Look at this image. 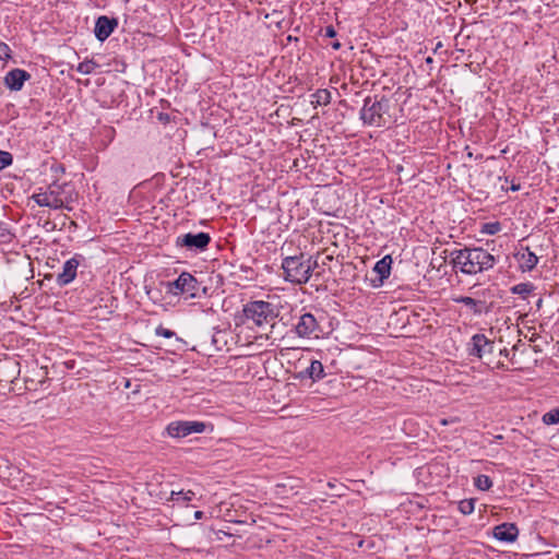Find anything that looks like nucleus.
<instances>
[{
	"instance_id": "nucleus-1",
	"label": "nucleus",
	"mask_w": 559,
	"mask_h": 559,
	"mask_svg": "<svg viewBox=\"0 0 559 559\" xmlns=\"http://www.w3.org/2000/svg\"><path fill=\"white\" fill-rule=\"evenodd\" d=\"M496 258L480 247H465L451 252V263L454 269L466 275H476L492 269Z\"/></svg>"
},
{
	"instance_id": "nucleus-2",
	"label": "nucleus",
	"mask_w": 559,
	"mask_h": 559,
	"mask_svg": "<svg viewBox=\"0 0 559 559\" xmlns=\"http://www.w3.org/2000/svg\"><path fill=\"white\" fill-rule=\"evenodd\" d=\"M243 316L247 323L265 330L270 328V333H265L267 338H272L271 333L275 329V320L278 316L274 305L263 300L248 302L243 308Z\"/></svg>"
},
{
	"instance_id": "nucleus-3",
	"label": "nucleus",
	"mask_w": 559,
	"mask_h": 559,
	"mask_svg": "<svg viewBox=\"0 0 559 559\" xmlns=\"http://www.w3.org/2000/svg\"><path fill=\"white\" fill-rule=\"evenodd\" d=\"M316 265L317 261H312L311 258L306 259L304 254H300L285 258L282 269L286 281L295 284H305L311 277Z\"/></svg>"
},
{
	"instance_id": "nucleus-4",
	"label": "nucleus",
	"mask_w": 559,
	"mask_h": 559,
	"mask_svg": "<svg viewBox=\"0 0 559 559\" xmlns=\"http://www.w3.org/2000/svg\"><path fill=\"white\" fill-rule=\"evenodd\" d=\"M323 319V314L319 311L317 314L312 312H304L297 318V321L293 326V331L300 338H320L323 334L321 324Z\"/></svg>"
},
{
	"instance_id": "nucleus-5",
	"label": "nucleus",
	"mask_w": 559,
	"mask_h": 559,
	"mask_svg": "<svg viewBox=\"0 0 559 559\" xmlns=\"http://www.w3.org/2000/svg\"><path fill=\"white\" fill-rule=\"evenodd\" d=\"M388 108L389 102L386 99L381 98L377 100L376 98L367 97L360 110V118L365 124L382 127L386 123L384 115Z\"/></svg>"
},
{
	"instance_id": "nucleus-6",
	"label": "nucleus",
	"mask_w": 559,
	"mask_h": 559,
	"mask_svg": "<svg viewBox=\"0 0 559 559\" xmlns=\"http://www.w3.org/2000/svg\"><path fill=\"white\" fill-rule=\"evenodd\" d=\"M199 288L198 280L190 273L183 272L174 282L167 283V293L171 295L189 294L195 297Z\"/></svg>"
},
{
	"instance_id": "nucleus-7",
	"label": "nucleus",
	"mask_w": 559,
	"mask_h": 559,
	"mask_svg": "<svg viewBox=\"0 0 559 559\" xmlns=\"http://www.w3.org/2000/svg\"><path fill=\"white\" fill-rule=\"evenodd\" d=\"M205 428L203 421H173L167 426V432L173 438H185L191 433H202Z\"/></svg>"
},
{
	"instance_id": "nucleus-8",
	"label": "nucleus",
	"mask_w": 559,
	"mask_h": 559,
	"mask_svg": "<svg viewBox=\"0 0 559 559\" xmlns=\"http://www.w3.org/2000/svg\"><path fill=\"white\" fill-rule=\"evenodd\" d=\"M211 241V237L207 233H198L179 236L176 240V245L179 247H187L191 250H204Z\"/></svg>"
},
{
	"instance_id": "nucleus-9",
	"label": "nucleus",
	"mask_w": 559,
	"mask_h": 559,
	"mask_svg": "<svg viewBox=\"0 0 559 559\" xmlns=\"http://www.w3.org/2000/svg\"><path fill=\"white\" fill-rule=\"evenodd\" d=\"M31 79V74L22 69H13L4 76V85L11 91L22 90L25 81Z\"/></svg>"
},
{
	"instance_id": "nucleus-10",
	"label": "nucleus",
	"mask_w": 559,
	"mask_h": 559,
	"mask_svg": "<svg viewBox=\"0 0 559 559\" xmlns=\"http://www.w3.org/2000/svg\"><path fill=\"white\" fill-rule=\"evenodd\" d=\"M80 265V260L78 255L69 259L64 262L62 266V272L57 276V283L60 286H66L70 284L76 276V270Z\"/></svg>"
},
{
	"instance_id": "nucleus-11",
	"label": "nucleus",
	"mask_w": 559,
	"mask_h": 559,
	"mask_svg": "<svg viewBox=\"0 0 559 559\" xmlns=\"http://www.w3.org/2000/svg\"><path fill=\"white\" fill-rule=\"evenodd\" d=\"M492 534L500 542L513 543L519 536V528L514 523H502L493 527Z\"/></svg>"
},
{
	"instance_id": "nucleus-12",
	"label": "nucleus",
	"mask_w": 559,
	"mask_h": 559,
	"mask_svg": "<svg viewBox=\"0 0 559 559\" xmlns=\"http://www.w3.org/2000/svg\"><path fill=\"white\" fill-rule=\"evenodd\" d=\"M117 25L118 23L115 19H109L105 15L99 16L96 20L94 28L96 38L100 41L106 40L111 35Z\"/></svg>"
},
{
	"instance_id": "nucleus-13",
	"label": "nucleus",
	"mask_w": 559,
	"mask_h": 559,
	"mask_svg": "<svg viewBox=\"0 0 559 559\" xmlns=\"http://www.w3.org/2000/svg\"><path fill=\"white\" fill-rule=\"evenodd\" d=\"M33 200L39 206H47L50 209H61L63 206V201L59 198L58 193L55 192L53 190L35 193L33 195Z\"/></svg>"
},
{
	"instance_id": "nucleus-14",
	"label": "nucleus",
	"mask_w": 559,
	"mask_h": 559,
	"mask_svg": "<svg viewBox=\"0 0 559 559\" xmlns=\"http://www.w3.org/2000/svg\"><path fill=\"white\" fill-rule=\"evenodd\" d=\"M493 342L488 340L484 334H475L472 337V349L469 354L481 358L486 353H492Z\"/></svg>"
},
{
	"instance_id": "nucleus-15",
	"label": "nucleus",
	"mask_w": 559,
	"mask_h": 559,
	"mask_svg": "<svg viewBox=\"0 0 559 559\" xmlns=\"http://www.w3.org/2000/svg\"><path fill=\"white\" fill-rule=\"evenodd\" d=\"M391 264L392 258L390 255H385L374 264L373 272L378 274V278L371 280L373 287L381 286L384 280H386L390 276Z\"/></svg>"
},
{
	"instance_id": "nucleus-16",
	"label": "nucleus",
	"mask_w": 559,
	"mask_h": 559,
	"mask_svg": "<svg viewBox=\"0 0 559 559\" xmlns=\"http://www.w3.org/2000/svg\"><path fill=\"white\" fill-rule=\"evenodd\" d=\"M453 301L456 304H463L467 307L469 312L474 316H480L483 312L488 311V307L486 305V301L484 300H477L468 296H459L453 298Z\"/></svg>"
},
{
	"instance_id": "nucleus-17",
	"label": "nucleus",
	"mask_w": 559,
	"mask_h": 559,
	"mask_svg": "<svg viewBox=\"0 0 559 559\" xmlns=\"http://www.w3.org/2000/svg\"><path fill=\"white\" fill-rule=\"evenodd\" d=\"M300 378H309L312 381H319L325 377L323 365L320 360L310 359L309 366L299 373Z\"/></svg>"
},
{
	"instance_id": "nucleus-18",
	"label": "nucleus",
	"mask_w": 559,
	"mask_h": 559,
	"mask_svg": "<svg viewBox=\"0 0 559 559\" xmlns=\"http://www.w3.org/2000/svg\"><path fill=\"white\" fill-rule=\"evenodd\" d=\"M515 258L520 263V267L523 271H532L538 263V257L532 252L528 247L522 248L516 254Z\"/></svg>"
},
{
	"instance_id": "nucleus-19",
	"label": "nucleus",
	"mask_w": 559,
	"mask_h": 559,
	"mask_svg": "<svg viewBox=\"0 0 559 559\" xmlns=\"http://www.w3.org/2000/svg\"><path fill=\"white\" fill-rule=\"evenodd\" d=\"M331 102V93L328 90H318L312 94L311 104L316 107L321 105H328Z\"/></svg>"
},
{
	"instance_id": "nucleus-20",
	"label": "nucleus",
	"mask_w": 559,
	"mask_h": 559,
	"mask_svg": "<svg viewBox=\"0 0 559 559\" xmlns=\"http://www.w3.org/2000/svg\"><path fill=\"white\" fill-rule=\"evenodd\" d=\"M474 485L477 489L487 491L492 487V480L487 475H478L475 478Z\"/></svg>"
},
{
	"instance_id": "nucleus-21",
	"label": "nucleus",
	"mask_w": 559,
	"mask_h": 559,
	"mask_svg": "<svg viewBox=\"0 0 559 559\" xmlns=\"http://www.w3.org/2000/svg\"><path fill=\"white\" fill-rule=\"evenodd\" d=\"M193 496H194V492L192 490L171 491L168 500L188 502L192 499Z\"/></svg>"
},
{
	"instance_id": "nucleus-22",
	"label": "nucleus",
	"mask_w": 559,
	"mask_h": 559,
	"mask_svg": "<svg viewBox=\"0 0 559 559\" xmlns=\"http://www.w3.org/2000/svg\"><path fill=\"white\" fill-rule=\"evenodd\" d=\"M459 511L464 514L468 515L474 512L475 509V500L474 499H464L459 502Z\"/></svg>"
},
{
	"instance_id": "nucleus-23",
	"label": "nucleus",
	"mask_w": 559,
	"mask_h": 559,
	"mask_svg": "<svg viewBox=\"0 0 559 559\" xmlns=\"http://www.w3.org/2000/svg\"><path fill=\"white\" fill-rule=\"evenodd\" d=\"M533 290V285L530 283H520L511 288V292L516 295H521L525 298Z\"/></svg>"
},
{
	"instance_id": "nucleus-24",
	"label": "nucleus",
	"mask_w": 559,
	"mask_h": 559,
	"mask_svg": "<svg viewBox=\"0 0 559 559\" xmlns=\"http://www.w3.org/2000/svg\"><path fill=\"white\" fill-rule=\"evenodd\" d=\"M542 420L545 425L559 424V408L551 409L544 414Z\"/></svg>"
},
{
	"instance_id": "nucleus-25",
	"label": "nucleus",
	"mask_w": 559,
	"mask_h": 559,
	"mask_svg": "<svg viewBox=\"0 0 559 559\" xmlns=\"http://www.w3.org/2000/svg\"><path fill=\"white\" fill-rule=\"evenodd\" d=\"M96 67H97V63L95 61L84 60L79 63L76 71L82 74H90L95 70Z\"/></svg>"
},
{
	"instance_id": "nucleus-26",
	"label": "nucleus",
	"mask_w": 559,
	"mask_h": 559,
	"mask_svg": "<svg viewBox=\"0 0 559 559\" xmlns=\"http://www.w3.org/2000/svg\"><path fill=\"white\" fill-rule=\"evenodd\" d=\"M501 229V225L498 222L487 223L483 226L481 233L487 235H496Z\"/></svg>"
},
{
	"instance_id": "nucleus-27",
	"label": "nucleus",
	"mask_w": 559,
	"mask_h": 559,
	"mask_svg": "<svg viewBox=\"0 0 559 559\" xmlns=\"http://www.w3.org/2000/svg\"><path fill=\"white\" fill-rule=\"evenodd\" d=\"M13 163V156L11 153L5 151H0V170L10 166Z\"/></svg>"
},
{
	"instance_id": "nucleus-28",
	"label": "nucleus",
	"mask_w": 559,
	"mask_h": 559,
	"mask_svg": "<svg viewBox=\"0 0 559 559\" xmlns=\"http://www.w3.org/2000/svg\"><path fill=\"white\" fill-rule=\"evenodd\" d=\"M11 58V49L10 47L3 43L0 41V60H9Z\"/></svg>"
},
{
	"instance_id": "nucleus-29",
	"label": "nucleus",
	"mask_w": 559,
	"mask_h": 559,
	"mask_svg": "<svg viewBox=\"0 0 559 559\" xmlns=\"http://www.w3.org/2000/svg\"><path fill=\"white\" fill-rule=\"evenodd\" d=\"M155 333H156V335L163 336V337H166V338H171V337L175 336V332L174 331L165 329L162 325L156 328Z\"/></svg>"
},
{
	"instance_id": "nucleus-30",
	"label": "nucleus",
	"mask_w": 559,
	"mask_h": 559,
	"mask_svg": "<svg viewBox=\"0 0 559 559\" xmlns=\"http://www.w3.org/2000/svg\"><path fill=\"white\" fill-rule=\"evenodd\" d=\"M325 36L331 38L336 36V32L333 26H328L325 28Z\"/></svg>"
},
{
	"instance_id": "nucleus-31",
	"label": "nucleus",
	"mask_w": 559,
	"mask_h": 559,
	"mask_svg": "<svg viewBox=\"0 0 559 559\" xmlns=\"http://www.w3.org/2000/svg\"><path fill=\"white\" fill-rule=\"evenodd\" d=\"M456 421H457V419H456V418H451V419L442 418V419H440V424H441L442 426H447V425H449V424H451V423H456Z\"/></svg>"
},
{
	"instance_id": "nucleus-32",
	"label": "nucleus",
	"mask_w": 559,
	"mask_h": 559,
	"mask_svg": "<svg viewBox=\"0 0 559 559\" xmlns=\"http://www.w3.org/2000/svg\"><path fill=\"white\" fill-rule=\"evenodd\" d=\"M202 516H203V512L202 511H195L194 519L200 520V519H202Z\"/></svg>"
},
{
	"instance_id": "nucleus-33",
	"label": "nucleus",
	"mask_w": 559,
	"mask_h": 559,
	"mask_svg": "<svg viewBox=\"0 0 559 559\" xmlns=\"http://www.w3.org/2000/svg\"><path fill=\"white\" fill-rule=\"evenodd\" d=\"M332 47H333L334 49H338V48L341 47V44H340L338 41H334V43L332 44Z\"/></svg>"
},
{
	"instance_id": "nucleus-34",
	"label": "nucleus",
	"mask_w": 559,
	"mask_h": 559,
	"mask_svg": "<svg viewBox=\"0 0 559 559\" xmlns=\"http://www.w3.org/2000/svg\"><path fill=\"white\" fill-rule=\"evenodd\" d=\"M511 189H512L513 191H516V190H519V189H520V186H515V185H513V186L511 187Z\"/></svg>"
},
{
	"instance_id": "nucleus-35",
	"label": "nucleus",
	"mask_w": 559,
	"mask_h": 559,
	"mask_svg": "<svg viewBox=\"0 0 559 559\" xmlns=\"http://www.w3.org/2000/svg\"><path fill=\"white\" fill-rule=\"evenodd\" d=\"M426 62H427V63H431V62H432V58H431V57H428V58L426 59Z\"/></svg>"
}]
</instances>
